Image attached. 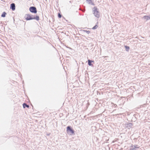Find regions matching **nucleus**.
I'll return each mask as SVG.
<instances>
[{"label":"nucleus","instance_id":"obj_2","mask_svg":"<svg viewBox=\"0 0 150 150\" xmlns=\"http://www.w3.org/2000/svg\"><path fill=\"white\" fill-rule=\"evenodd\" d=\"M67 131L68 134L71 135L74 134V131L71 126H68L67 127Z\"/></svg>","mask_w":150,"mask_h":150},{"label":"nucleus","instance_id":"obj_4","mask_svg":"<svg viewBox=\"0 0 150 150\" xmlns=\"http://www.w3.org/2000/svg\"><path fill=\"white\" fill-rule=\"evenodd\" d=\"M124 126L125 128L129 129L133 127V124L132 123L127 122L125 124Z\"/></svg>","mask_w":150,"mask_h":150},{"label":"nucleus","instance_id":"obj_1","mask_svg":"<svg viewBox=\"0 0 150 150\" xmlns=\"http://www.w3.org/2000/svg\"><path fill=\"white\" fill-rule=\"evenodd\" d=\"M25 19L26 21H29L33 19H35L38 21L39 20V16H38L33 15L30 14H27L25 16Z\"/></svg>","mask_w":150,"mask_h":150},{"label":"nucleus","instance_id":"obj_15","mask_svg":"<svg viewBox=\"0 0 150 150\" xmlns=\"http://www.w3.org/2000/svg\"><path fill=\"white\" fill-rule=\"evenodd\" d=\"M98 27V26L97 25H96L95 26H94L92 28V29H93V30H94V29H96V28H97Z\"/></svg>","mask_w":150,"mask_h":150},{"label":"nucleus","instance_id":"obj_6","mask_svg":"<svg viewBox=\"0 0 150 150\" xmlns=\"http://www.w3.org/2000/svg\"><path fill=\"white\" fill-rule=\"evenodd\" d=\"M139 147L137 145L132 146L130 147L129 150H137Z\"/></svg>","mask_w":150,"mask_h":150},{"label":"nucleus","instance_id":"obj_7","mask_svg":"<svg viewBox=\"0 0 150 150\" xmlns=\"http://www.w3.org/2000/svg\"><path fill=\"white\" fill-rule=\"evenodd\" d=\"M10 9H11L12 10L14 11L16 9L15 4L14 3L11 4L10 5Z\"/></svg>","mask_w":150,"mask_h":150},{"label":"nucleus","instance_id":"obj_9","mask_svg":"<svg viewBox=\"0 0 150 150\" xmlns=\"http://www.w3.org/2000/svg\"><path fill=\"white\" fill-rule=\"evenodd\" d=\"M86 1L87 3L89 4L94 5V4L92 2L91 0H86Z\"/></svg>","mask_w":150,"mask_h":150},{"label":"nucleus","instance_id":"obj_3","mask_svg":"<svg viewBox=\"0 0 150 150\" xmlns=\"http://www.w3.org/2000/svg\"><path fill=\"white\" fill-rule=\"evenodd\" d=\"M93 9H94L93 10V14L96 17L99 18L100 17V13L98 11L97 8L96 7H95L93 8Z\"/></svg>","mask_w":150,"mask_h":150},{"label":"nucleus","instance_id":"obj_13","mask_svg":"<svg viewBox=\"0 0 150 150\" xmlns=\"http://www.w3.org/2000/svg\"><path fill=\"white\" fill-rule=\"evenodd\" d=\"M82 30L84 32H86L88 34H89L90 33V31L89 30Z\"/></svg>","mask_w":150,"mask_h":150},{"label":"nucleus","instance_id":"obj_12","mask_svg":"<svg viewBox=\"0 0 150 150\" xmlns=\"http://www.w3.org/2000/svg\"><path fill=\"white\" fill-rule=\"evenodd\" d=\"M125 48L126 51H128L129 49V47L127 46H125Z\"/></svg>","mask_w":150,"mask_h":150},{"label":"nucleus","instance_id":"obj_10","mask_svg":"<svg viewBox=\"0 0 150 150\" xmlns=\"http://www.w3.org/2000/svg\"><path fill=\"white\" fill-rule=\"evenodd\" d=\"M143 18L146 19V21L150 20V17L149 16H145L143 17Z\"/></svg>","mask_w":150,"mask_h":150},{"label":"nucleus","instance_id":"obj_11","mask_svg":"<svg viewBox=\"0 0 150 150\" xmlns=\"http://www.w3.org/2000/svg\"><path fill=\"white\" fill-rule=\"evenodd\" d=\"M23 105L24 108H25L26 107L28 108H29V105H27V104L25 103H24L23 104Z\"/></svg>","mask_w":150,"mask_h":150},{"label":"nucleus","instance_id":"obj_16","mask_svg":"<svg viewBox=\"0 0 150 150\" xmlns=\"http://www.w3.org/2000/svg\"><path fill=\"white\" fill-rule=\"evenodd\" d=\"M58 16L59 18H60L62 17V15L60 13H58Z\"/></svg>","mask_w":150,"mask_h":150},{"label":"nucleus","instance_id":"obj_17","mask_svg":"<svg viewBox=\"0 0 150 150\" xmlns=\"http://www.w3.org/2000/svg\"><path fill=\"white\" fill-rule=\"evenodd\" d=\"M149 17H150V15H149Z\"/></svg>","mask_w":150,"mask_h":150},{"label":"nucleus","instance_id":"obj_8","mask_svg":"<svg viewBox=\"0 0 150 150\" xmlns=\"http://www.w3.org/2000/svg\"><path fill=\"white\" fill-rule=\"evenodd\" d=\"M88 64L90 66H92L93 64H92V62H94V61L91 60L90 59H88Z\"/></svg>","mask_w":150,"mask_h":150},{"label":"nucleus","instance_id":"obj_14","mask_svg":"<svg viewBox=\"0 0 150 150\" xmlns=\"http://www.w3.org/2000/svg\"><path fill=\"white\" fill-rule=\"evenodd\" d=\"M6 13L5 12H4L1 15V16L2 17H4L6 15Z\"/></svg>","mask_w":150,"mask_h":150},{"label":"nucleus","instance_id":"obj_5","mask_svg":"<svg viewBox=\"0 0 150 150\" xmlns=\"http://www.w3.org/2000/svg\"><path fill=\"white\" fill-rule=\"evenodd\" d=\"M30 11L34 13H36L37 12V10L35 6H31L29 8Z\"/></svg>","mask_w":150,"mask_h":150}]
</instances>
